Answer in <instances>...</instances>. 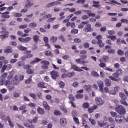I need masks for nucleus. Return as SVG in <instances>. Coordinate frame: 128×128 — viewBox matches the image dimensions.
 Segmentation results:
<instances>
[{"mask_svg":"<svg viewBox=\"0 0 128 128\" xmlns=\"http://www.w3.org/2000/svg\"><path fill=\"white\" fill-rule=\"evenodd\" d=\"M2 31L0 32V34H3L0 35V38L2 40L4 38H8V34H10V32L6 30L7 28L6 26H3L2 28Z\"/></svg>","mask_w":128,"mask_h":128,"instance_id":"nucleus-1","label":"nucleus"},{"mask_svg":"<svg viewBox=\"0 0 128 128\" xmlns=\"http://www.w3.org/2000/svg\"><path fill=\"white\" fill-rule=\"evenodd\" d=\"M115 110L116 112H118L119 114H126V109H124V108L121 105L116 107L115 108Z\"/></svg>","mask_w":128,"mask_h":128,"instance_id":"nucleus-2","label":"nucleus"},{"mask_svg":"<svg viewBox=\"0 0 128 128\" xmlns=\"http://www.w3.org/2000/svg\"><path fill=\"white\" fill-rule=\"evenodd\" d=\"M96 40H98V45L99 48H104V43L102 40V35L99 34L96 37Z\"/></svg>","mask_w":128,"mask_h":128,"instance_id":"nucleus-3","label":"nucleus"},{"mask_svg":"<svg viewBox=\"0 0 128 128\" xmlns=\"http://www.w3.org/2000/svg\"><path fill=\"white\" fill-rule=\"evenodd\" d=\"M5 86H7L8 90H9L10 92L14 88V84L12 83V81L6 80L5 81Z\"/></svg>","mask_w":128,"mask_h":128,"instance_id":"nucleus-4","label":"nucleus"},{"mask_svg":"<svg viewBox=\"0 0 128 128\" xmlns=\"http://www.w3.org/2000/svg\"><path fill=\"white\" fill-rule=\"evenodd\" d=\"M32 54V51L31 50H27L26 52V54H27L26 56H23L22 58V60H26V58H32L34 56V54Z\"/></svg>","mask_w":128,"mask_h":128,"instance_id":"nucleus-5","label":"nucleus"},{"mask_svg":"<svg viewBox=\"0 0 128 128\" xmlns=\"http://www.w3.org/2000/svg\"><path fill=\"white\" fill-rule=\"evenodd\" d=\"M18 40L20 42H23L26 44V42H30L32 40V37H26L25 38H18Z\"/></svg>","mask_w":128,"mask_h":128,"instance_id":"nucleus-6","label":"nucleus"},{"mask_svg":"<svg viewBox=\"0 0 128 128\" xmlns=\"http://www.w3.org/2000/svg\"><path fill=\"white\" fill-rule=\"evenodd\" d=\"M92 24H86L85 28L83 29V32H92Z\"/></svg>","mask_w":128,"mask_h":128,"instance_id":"nucleus-7","label":"nucleus"},{"mask_svg":"<svg viewBox=\"0 0 128 128\" xmlns=\"http://www.w3.org/2000/svg\"><path fill=\"white\" fill-rule=\"evenodd\" d=\"M95 102L97 104L98 106H102L104 104V100L100 98L96 97L95 98Z\"/></svg>","mask_w":128,"mask_h":128,"instance_id":"nucleus-8","label":"nucleus"},{"mask_svg":"<svg viewBox=\"0 0 128 128\" xmlns=\"http://www.w3.org/2000/svg\"><path fill=\"white\" fill-rule=\"evenodd\" d=\"M10 12H6L1 14V18H10Z\"/></svg>","mask_w":128,"mask_h":128,"instance_id":"nucleus-9","label":"nucleus"},{"mask_svg":"<svg viewBox=\"0 0 128 128\" xmlns=\"http://www.w3.org/2000/svg\"><path fill=\"white\" fill-rule=\"evenodd\" d=\"M98 86H99V88L100 91L102 92H104V82L102 81L98 80Z\"/></svg>","mask_w":128,"mask_h":128,"instance_id":"nucleus-10","label":"nucleus"},{"mask_svg":"<svg viewBox=\"0 0 128 128\" xmlns=\"http://www.w3.org/2000/svg\"><path fill=\"white\" fill-rule=\"evenodd\" d=\"M108 56H103L102 58V59H100L99 60V61L100 62V64H106L104 63H102V62L103 60V62H108Z\"/></svg>","mask_w":128,"mask_h":128,"instance_id":"nucleus-11","label":"nucleus"},{"mask_svg":"<svg viewBox=\"0 0 128 128\" xmlns=\"http://www.w3.org/2000/svg\"><path fill=\"white\" fill-rule=\"evenodd\" d=\"M69 98L70 100V104H72V106H73V108H76V106L74 105V103L73 102H74V96H72V94H70Z\"/></svg>","mask_w":128,"mask_h":128,"instance_id":"nucleus-12","label":"nucleus"},{"mask_svg":"<svg viewBox=\"0 0 128 128\" xmlns=\"http://www.w3.org/2000/svg\"><path fill=\"white\" fill-rule=\"evenodd\" d=\"M13 83L14 86H18L20 84V80L18 76H15L13 78Z\"/></svg>","mask_w":128,"mask_h":128,"instance_id":"nucleus-13","label":"nucleus"},{"mask_svg":"<svg viewBox=\"0 0 128 128\" xmlns=\"http://www.w3.org/2000/svg\"><path fill=\"white\" fill-rule=\"evenodd\" d=\"M51 76L52 78H53L54 80H56V78H58V72L52 71L51 72Z\"/></svg>","mask_w":128,"mask_h":128,"instance_id":"nucleus-14","label":"nucleus"},{"mask_svg":"<svg viewBox=\"0 0 128 128\" xmlns=\"http://www.w3.org/2000/svg\"><path fill=\"white\" fill-rule=\"evenodd\" d=\"M88 24V20H86V22H82L78 26L79 28H84V24Z\"/></svg>","mask_w":128,"mask_h":128,"instance_id":"nucleus-15","label":"nucleus"},{"mask_svg":"<svg viewBox=\"0 0 128 128\" xmlns=\"http://www.w3.org/2000/svg\"><path fill=\"white\" fill-rule=\"evenodd\" d=\"M83 11H84V12H87V14H88L89 16H96V14L92 13L90 10H84Z\"/></svg>","mask_w":128,"mask_h":128,"instance_id":"nucleus-16","label":"nucleus"},{"mask_svg":"<svg viewBox=\"0 0 128 128\" xmlns=\"http://www.w3.org/2000/svg\"><path fill=\"white\" fill-rule=\"evenodd\" d=\"M124 117L121 116H118L116 118V122H118L119 124H120V122H122V120H124V118H122Z\"/></svg>","mask_w":128,"mask_h":128,"instance_id":"nucleus-17","label":"nucleus"},{"mask_svg":"<svg viewBox=\"0 0 128 128\" xmlns=\"http://www.w3.org/2000/svg\"><path fill=\"white\" fill-rule=\"evenodd\" d=\"M12 52V46H8V48L4 50V54H11Z\"/></svg>","mask_w":128,"mask_h":128,"instance_id":"nucleus-18","label":"nucleus"},{"mask_svg":"<svg viewBox=\"0 0 128 128\" xmlns=\"http://www.w3.org/2000/svg\"><path fill=\"white\" fill-rule=\"evenodd\" d=\"M105 86H110V84H112V81L110 79H106L104 80Z\"/></svg>","mask_w":128,"mask_h":128,"instance_id":"nucleus-19","label":"nucleus"},{"mask_svg":"<svg viewBox=\"0 0 128 128\" xmlns=\"http://www.w3.org/2000/svg\"><path fill=\"white\" fill-rule=\"evenodd\" d=\"M60 124L62 126H66V120L64 118H61L60 120Z\"/></svg>","mask_w":128,"mask_h":128,"instance_id":"nucleus-20","label":"nucleus"},{"mask_svg":"<svg viewBox=\"0 0 128 128\" xmlns=\"http://www.w3.org/2000/svg\"><path fill=\"white\" fill-rule=\"evenodd\" d=\"M18 50H21L22 52H24L28 50L27 48L24 47L22 45H20L19 46H18Z\"/></svg>","mask_w":128,"mask_h":128,"instance_id":"nucleus-21","label":"nucleus"},{"mask_svg":"<svg viewBox=\"0 0 128 128\" xmlns=\"http://www.w3.org/2000/svg\"><path fill=\"white\" fill-rule=\"evenodd\" d=\"M72 68L74 70H76V72H82V70L78 68V67L76 65H72Z\"/></svg>","mask_w":128,"mask_h":128,"instance_id":"nucleus-22","label":"nucleus"},{"mask_svg":"<svg viewBox=\"0 0 128 128\" xmlns=\"http://www.w3.org/2000/svg\"><path fill=\"white\" fill-rule=\"evenodd\" d=\"M6 68H12V65L9 64L8 66H6V65H4L2 68V69L1 70V72H4V70H6Z\"/></svg>","mask_w":128,"mask_h":128,"instance_id":"nucleus-23","label":"nucleus"},{"mask_svg":"<svg viewBox=\"0 0 128 128\" xmlns=\"http://www.w3.org/2000/svg\"><path fill=\"white\" fill-rule=\"evenodd\" d=\"M37 26H38V25L34 22H32L30 23L28 25L29 28H36Z\"/></svg>","mask_w":128,"mask_h":128,"instance_id":"nucleus-24","label":"nucleus"},{"mask_svg":"<svg viewBox=\"0 0 128 128\" xmlns=\"http://www.w3.org/2000/svg\"><path fill=\"white\" fill-rule=\"evenodd\" d=\"M93 4H94L92 6L93 8H100V4L99 2L94 1Z\"/></svg>","mask_w":128,"mask_h":128,"instance_id":"nucleus-25","label":"nucleus"},{"mask_svg":"<svg viewBox=\"0 0 128 128\" xmlns=\"http://www.w3.org/2000/svg\"><path fill=\"white\" fill-rule=\"evenodd\" d=\"M84 88L86 92H90L92 90V87L90 85H85Z\"/></svg>","mask_w":128,"mask_h":128,"instance_id":"nucleus-26","label":"nucleus"},{"mask_svg":"<svg viewBox=\"0 0 128 128\" xmlns=\"http://www.w3.org/2000/svg\"><path fill=\"white\" fill-rule=\"evenodd\" d=\"M76 62H77V64H88V61H84V60L82 61V60H80V58L76 59Z\"/></svg>","mask_w":128,"mask_h":128,"instance_id":"nucleus-27","label":"nucleus"},{"mask_svg":"<svg viewBox=\"0 0 128 128\" xmlns=\"http://www.w3.org/2000/svg\"><path fill=\"white\" fill-rule=\"evenodd\" d=\"M14 70H12L11 72H10V74L8 76V80L14 77Z\"/></svg>","mask_w":128,"mask_h":128,"instance_id":"nucleus-28","label":"nucleus"},{"mask_svg":"<svg viewBox=\"0 0 128 128\" xmlns=\"http://www.w3.org/2000/svg\"><path fill=\"white\" fill-rule=\"evenodd\" d=\"M42 104L44 108H46V110H50V106H48V103L46 102H44L42 103Z\"/></svg>","mask_w":128,"mask_h":128,"instance_id":"nucleus-29","label":"nucleus"},{"mask_svg":"<svg viewBox=\"0 0 128 128\" xmlns=\"http://www.w3.org/2000/svg\"><path fill=\"white\" fill-rule=\"evenodd\" d=\"M33 40H34V42H38L40 40V36L38 35H34L33 36Z\"/></svg>","mask_w":128,"mask_h":128,"instance_id":"nucleus-30","label":"nucleus"},{"mask_svg":"<svg viewBox=\"0 0 128 128\" xmlns=\"http://www.w3.org/2000/svg\"><path fill=\"white\" fill-rule=\"evenodd\" d=\"M38 112L40 114H44V110L42 108H38Z\"/></svg>","mask_w":128,"mask_h":128,"instance_id":"nucleus-31","label":"nucleus"},{"mask_svg":"<svg viewBox=\"0 0 128 128\" xmlns=\"http://www.w3.org/2000/svg\"><path fill=\"white\" fill-rule=\"evenodd\" d=\"M109 78L112 80H114V82H118L120 80V78L116 79V77H114L112 76H109Z\"/></svg>","mask_w":128,"mask_h":128,"instance_id":"nucleus-32","label":"nucleus"},{"mask_svg":"<svg viewBox=\"0 0 128 128\" xmlns=\"http://www.w3.org/2000/svg\"><path fill=\"white\" fill-rule=\"evenodd\" d=\"M78 33V30L74 28L70 31V34H76Z\"/></svg>","mask_w":128,"mask_h":128,"instance_id":"nucleus-33","label":"nucleus"},{"mask_svg":"<svg viewBox=\"0 0 128 128\" xmlns=\"http://www.w3.org/2000/svg\"><path fill=\"white\" fill-rule=\"evenodd\" d=\"M27 2L28 3L25 5L24 8H30L32 6V4L30 0H27Z\"/></svg>","mask_w":128,"mask_h":128,"instance_id":"nucleus-34","label":"nucleus"},{"mask_svg":"<svg viewBox=\"0 0 128 128\" xmlns=\"http://www.w3.org/2000/svg\"><path fill=\"white\" fill-rule=\"evenodd\" d=\"M50 42H56L58 40V36H52L50 39Z\"/></svg>","mask_w":128,"mask_h":128,"instance_id":"nucleus-35","label":"nucleus"},{"mask_svg":"<svg viewBox=\"0 0 128 128\" xmlns=\"http://www.w3.org/2000/svg\"><path fill=\"white\" fill-rule=\"evenodd\" d=\"M42 61V60L39 58H35L30 64H36V62H38Z\"/></svg>","mask_w":128,"mask_h":128,"instance_id":"nucleus-36","label":"nucleus"},{"mask_svg":"<svg viewBox=\"0 0 128 128\" xmlns=\"http://www.w3.org/2000/svg\"><path fill=\"white\" fill-rule=\"evenodd\" d=\"M76 98L78 100H80V98H84V94H76Z\"/></svg>","mask_w":128,"mask_h":128,"instance_id":"nucleus-37","label":"nucleus"},{"mask_svg":"<svg viewBox=\"0 0 128 128\" xmlns=\"http://www.w3.org/2000/svg\"><path fill=\"white\" fill-rule=\"evenodd\" d=\"M38 88H46V86H44V83L43 82H39L38 84Z\"/></svg>","mask_w":128,"mask_h":128,"instance_id":"nucleus-38","label":"nucleus"},{"mask_svg":"<svg viewBox=\"0 0 128 128\" xmlns=\"http://www.w3.org/2000/svg\"><path fill=\"white\" fill-rule=\"evenodd\" d=\"M120 96L121 98H122V100H126V94L124 92H120Z\"/></svg>","mask_w":128,"mask_h":128,"instance_id":"nucleus-39","label":"nucleus"},{"mask_svg":"<svg viewBox=\"0 0 128 128\" xmlns=\"http://www.w3.org/2000/svg\"><path fill=\"white\" fill-rule=\"evenodd\" d=\"M91 74L92 76H100V74H98V72L95 71L92 72Z\"/></svg>","mask_w":128,"mask_h":128,"instance_id":"nucleus-40","label":"nucleus"},{"mask_svg":"<svg viewBox=\"0 0 128 128\" xmlns=\"http://www.w3.org/2000/svg\"><path fill=\"white\" fill-rule=\"evenodd\" d=\"M46 56H53L54 55L52 53L50 50H46L44 53Z\"/></svg>","mask_w":128,"mask_h":128,"instance_id":"nucleus-41","label":"nucleus"},{"mask_svg":"<svg viewBox=\"0 0 128 128\" xmlns=\"http://www.w3.org/2000/svg\"><path fill=\"white\" fill-rule=\"evenodd\" d=\"M89 107L90 104L88 102H85L82 104V108H88Z\"/></svg>","mask_w":128,"mask_h":128,"instance_id":"nucleus-42","label":"nucleus"},{"mask_svg":"<svg viewBox=\"0 0 128 128\" xmlns=\"http://www.w3.org/2000/svg\"><path fill=\"white\" fill-rule=\"evenodd\" d=\"M117 54H118V56H124V51H122V50H118L117 52Z\"/></svg>","mask_w":128,"mask_h":128,"instance_id":"nucleus-43","label":"nucleus"},{"mask_svg":"<svg viewBox=\"0 0 128 128\" xmlns=\"http://www.w3.org/2000/svg\"><path fill=\"white\" fill-rule=\"evenodd\" d=\"M54 2H51L49 4H46V8H52V6H54Z\"/></svg>","mask_w":128,"mask_h":128,"instance_id":"nucleus-44","label":"nucleus"},{"mask_svg":"<svg viewBox=\"0 0 128 128\" xmlns=\"http://www.w3.org/2000/svg\"><path fill=\"white\" fill-rule=\"evenodd\" d=\"M74 72H69L66 74L67 78H72V76H74Z\"/></svg>","mask_w":128,"mask_h":128,"instance_id":"nucleus-45","label":"nucleus"},{"mask_svg":"<svg viewBox=\"0 0 128 128\" xmlns=\"http://www.w3.org/2000/svg\"><path fill=\"white\" fill-rule=\"evenodd\" d=\"M29 95L30 96H31V98H34V100H36V95L34 93H30Z\"/></svg>","mask_w":128,"mask_h":128,"instance_id":"nucleus-46","label":"nucleus"},{"mask_svg":"<svg viewBox=\"0 0 128 128\" xmlns=\"http://www.w3.org/2000/svg\"><path fill=\"white\" fill-rule=\"evenodd\" d=\"M24 68L25 70H30V68H32L31 64H26L24 65Z\"/></svg>","mask_w":128,"mask_h":128,"instance_id":"nucleus-47","label":"nucleus"},{"mask_svg":"<svg viewBox=\"0 0 128 128\" xmlns=\"http://www.w3.org/2000/svg\"><path fill=\"white\" fill-rule=\"evenodd\" d=\"M28 28V24H22L19 26V28H22V30H24V28Z\"/></svg>","mask_w":128,"mask_h":128,"instance_id":"nucleus-48","label":"nucleus"},{"mask_svg":"<svg viewBox=\"0 0 128 128\" xmlns=\"http://www.w3.org/2000/svg\"><path fill=\"white\" fill-rule=\"evenodd\" d=\"M89 120L90 122H91V124H92L93 126H94V124H96V120H94L92 118H89Z\"/></svg>","mask_w":128,"mask_h":128,"instance_id":"nucleus-49","label":"nucleus"},{"mask_svg":"<svg viewBox=\"0 0 128 128\" xmlns=\"http://www.w3.org/2000/svg\"><path fill=\"white\" fill-rule=\"evenodd\" d=\"M83 46L85 48H90V44L88 42H85L83 44Z\"/></svg>","mask_w":128,"mask_h":128,"instance_id":"nucleus-50","label":"nucleus"},{"mask_svg":"<svg viewBox=\"0 0 128 128\" xmlns=\"http://www.w3.org/2000/svg\"><path fill=\"white\" fill-rule=\"evenodd\" d=\"M37 96L38 98H40V100L42 99V92H38L37 94Z\"/></svg>","mask_w":128,"mask_h":128,"instance_id":"nucleus-51","label":"nucleus"},{"mask_svg":"<svg viewBox=\"0 0 128 128\" xmlns=\"http://www.w3.org/2000/svg\"><path fill=\"white\" fill-rule=\"evenodd\" d=\"M54 114H55V116H60V114H61L60 112L58 110H55L54 111Z\"/></svg>","mask_w":128,"mask_h":128,"instance_id":"nucleus-52","label":"nucleus"},{"mask_svg":"<svg viewBox=\"0 0 128 128\" xmlns=\"http://www.w3.org/2000/svg\"><path fill=\"white\" fill-rule=\"evenodd\" d=\"M108 54H116V50L114 49H110L108 50Z\"/></svg>","mask_w":128,"mask_h":128,"instance_id":"nucleus-53","label":"nucleus"},{"mask_svg":"<svg viewBox=\"0 0 128 128\" xmlns=\"http://www.w3.org/2000/svg\"><path fill=\"white\" fill-rule=\"evenodd\" d=\"M58 38L60 40H62L63 42H66V38H64V36L62 35L60 36H58Z\"/></svg>","mask_w":128,"mask_h":128,"instance_id":"nucleus-54","label":"nucleus"},{"mask_svg":"<svg viewBox=\"0 0 128 128\" xmlns=\"http://www.w3.org/2000/svg\"><path fill=\"white\" fill-rule=\"evenodd\" d=\"M40 64H50V62L47 60H42L40 62Z\"/></svg>","mask_w":128,"mask_h":128,"instance_id":"nucleus-55","label":"nucleus"},{"mask_svg":"<svg viewBox=\"0 0 128 128\" xmlns=\"http://www.w3.org/2000/svg\"><path fill=\"white\" fill-rule=\"evenodd\" d=\"M120 102L122 104H124V106H128V104L126 102L124 101V100H121Z\"/></svg>","mask_w":128,"mask_h":128,"instance_id":"nucleus-56","label":"nucleus"},{"mask_svg":"<svg viewBox=\"0 0 128 128\" xmlns=\"http://www.w3.org/2000/svg\"><path fill=\"white\" fill-rule=\"evenodd\" d=\"M110 114L112 116L113 118H114V116H118V113L114 112H111Z\"/></svg>","mask_w":128,"mask_h":128,"instance_id":"nucleus-57","label":"nucleus"},{"mask_svg":"<svg viewBox=\"0 0 128 128\" xmlns=\"http://www.w3.org/2000/svg\"><path fill=\"white\" fill-rule=\"evenodd\" d=\"M60 86L61 88H64V82L62 81H60Z\"/></svg>","mask_w":128,"mask_h":128,"instance_id":"nucleus-58","label":"nucleus"},{"mask_svg":"<svg viewBox=\"0 0 128 128\" xmlns=\"http://www.w3.org/2000/svg\"><path fill=\"white\" fill-rule=\"evenodd\" d=\"M108 122H110V124H114V118H112L110 117L108 118Z\"/></svg>","mask_w":128,"mask_h":128,"instance_id":"nucleus-59","label":"nucleus"},{"mask_svg":"<svg viewBox=\"0 0 128 128\" xmlns=\"http://www.w3.org/2000/svg\"><path fill=\"white\" fill-rule=\"evenodd\" d=\"M22 16V14L20 13H16L14 14V16H15L16 18Z\"/></svg>","mask_w":128,"mask_h":128,"instance_id":"nucleus-60","label":"nucleus"},{"mask_svg":"<svg viewBox=\"0 0 128 128\" xmlns=\"http://www.w3.org/2000/svg\"><path fill=\"white\" fill-rule=\"evenodd\" d=\"M120 60L122 62H126V57H122L120 58Z\"/></svg>","mask_w":128,"mask_h":128,"instance_id":"nucleus-61","label":"nucleus"},{"mask_svg":"<svg viewBox=\"0 0 128 128\" xmlns=\"http://www.w3.org/2000/svg\"><path fill=\"white\" fill-rule=\"evenodd\" d=\"M44 42L45 44H48V38L46 36H45L43 38Z\"/></svg>","mask_w":128,"mask_h":128,"instance_id":"nucleus-62","label":"nucleus"},{"mask_svg":"<svg viewBox=\"0 0 128 128\" xmlns=\"http://www.w3.org/2000/svg\"><path fill=\"white\" fill-rule=\"evenodd\" d=\"M54 20H56V18H50L47 20V22H54Z\"/></svg>","mask_w":128,"mask_h":128,"instance_id":"nucleus-63","label":"nucleus"},{"mask_svg":"<svg viewBox=\"0 0 128 128\" xmlns=\"http://www.w3.org/2000/svg\"><path fill=\"white\" fill-rule=\"evenodd\" d=\"M120 22H125L126 24H128V20L126 18L122 19L120 20Z\"/></svg>","mask_w":128,"mask_h":128,"instance_id":"nucleus-64","label":"nucleus"}]
</instances>
